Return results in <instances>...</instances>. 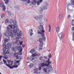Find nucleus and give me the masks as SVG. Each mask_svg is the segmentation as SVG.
<instances>
[{
    "instance_id": "f257e3e1",
    "label": "nucleus",
    "mask_w": 74,
    "mask_h": 74,
    "mask_svg": "<svg viewBox=\"0 0 74 74\" xmlns=\"http://www.w3.org/2000/svg\"><path fill=\"white\" fill-rule=\"evenodd\" d=\"M47 63L48 64H42V67H43V69H44V71L47 73L48 72H50L49 70L51 68H52V65H50L51 64L52 62L51 61H48Z\"/></svg>"
},
{
    "instance_id": "f03ea898",
    "label": "nucleus",
    "mask_w": 74,
    "mask_h": 74,
    "mask_svg": "<svg viewBox=\"0 0 74 74\" xmlns=\"http://www.w3.org/2000/svg\"><path fill=\"white\" fill-rule=\"evenodd\" d=\"M13 23L14 25H9V26L8 27V29H10V28L13 30V32L14 33H16V31L17 32H19V29L18 28V25L16 24L17 23V22L16 20L14 21L13 22Z\"/></svg>"
},
{
    "instance_id": "7ed1b4c3",
    "label": "nucleus",
    "mask_w": 74,
    "mask_h": 74,
    "mask_svg": "<svg viewBox=\"0 0 74 74\" xmlns=\"http://www.w3.org/2000/svg\"><path fill=\"white\" fill-rule=\"evenodd\" d=\"M18 31H16V33H14V30H13V33H10V36L9 37L10 38L11 37V39L12 40H14V37H15V36H21L22 35V32L20 31L19 32V33H17Z\"/></svg>"
},
{
    "instance_id": "20e7f679",
    "label": "nucleus",
    "mask_w": 74,
    "mask_h": 74,
    "mask_svg": "<svg viewBox=\"0 0 74 74\" xmlns=\"http://www.w3.org/2000/svg\"><path fill=\"white\" fill-rule=\"evenodd\" d=\"M7 29L8 30L6 31L5 33V34L4 35L8 37H9V36H10V33L11 32L12 29L11 28L8 29V27H7Z\"/></svg>"
},
{
    "instance_id": "39448f33",
    "label": "nucleus",
    "mask_w": 74,
    "mask_h": 74,
    "mask_svg": "<svg viewBox=\"0 0 74 74\" xmlns=\"http://www.w3.org/2000/svg\"><path fill=\"white\" fill-rule=\"evenodd\" d=\"M23 40V39L21 38H20L18 39V38H16V41H15V44H17V45H19L20 44V40L18 41V40Z\"/></svg>"
},
{
    "instance_id": "423d86ee",
    "label": "nucleus",
    "mask_w": 74,
    "mask_h": 74,
    "mask_svg": "<svg viewBox=\"0 0 74 74\" xmlns=\"http://www.w3.org/2000/svg\"><path fill=\"white\" fill-rule=\"evenodd\" d=\"M5 65H6V66H7L8 67H9L10 69H13L14 68H18L17 66H14V65H13L12 66H10L9 64H8L7 63L5 64Z\"/></svg>"
},
{
    "instance_id": "0eeeda50",
    "label": "nucleus",
    "mask_w": 74,
    "mask_h": 74,
    "mask_svg": "<svg viewBox=\"0 0 74 74\" xmlns=\"http://www.w3.org/2000/svg\"><path fill=\"white\" fill-rule=\"evenodd\" d=\"M48 5H49V4L47 2H45V5L44 6L42 7L43 9V10H47V7H48Z\"/></svg>"
},
{
    "instance_id": "6e6552de",
    "label": "nucleus",
    "mask_w": 74,
    "mask_h": 74,
    "mask_svg": "<svg viewBox=\"0 0 74 74\" xmlns=\"http://www.w3.org/2000/svg\"><path fill=\"white\" fill-rule=\"evenodd\" d=\"M42 15H40L39 16V17L38 18V16H35L34 17V18L36 21H38V20H39V19H42Z\"/></svg>"
},
{
    "instance_id": "1a4fd4ad",
    "label": "nucleus",
    "mask_w": 74,
    "mask_h": 74,
    "mask_svg": "<svg viewBox=\"0 0 74 74\" xmlns=\"http://www.w3.org/2000/svg\"><path fill=\"white\" fill-rule=\"evenodd\" d=\"M0 7H3V11H5V10L6 9L4 5V4L1 2H0Z\"/></svg>"
},
{
    "instance_id": "9d476101",
    "label": "nucleus",
    "mask_w": 74,
    "mask_h": 74,
    "mask_svg": "<svg viewBox=\"0 0 74 74\" xmlns=\"http://www.w3.org/2000/svg\"><path fill=\"white\" fill-rule=\"evenodd\" d=\"M7 63H8L9 64L10 66H12L14 63V61H11V60H7Z\"/></svg>"
},
{
    "instance_id": "9b49d317",
    "label": "nucleus",
    "mask_w": 74,
    "mask_h": 74,
    "mask_svg": "<svg viewBox=\"0 0 74 74\" xmlns=\"http://www.w3.org/2000/svg\"><path fill=\"white\" fill-rule=\"evenodd\" d=\"M19 62H20V61H16V62H14V66H17L18 67V66H19ZM16 65V66H15Z\"/></svg>"
},
{
    "instance_id": "f8f14e48",
    "label": "nucleus",
    "mask_w": 74,
    "mask_h": 74,
    "mask_svg": "<svg viewBox=\"0 0 74 74\" xmlns=\"http://www.w3.org/2000/svg\"><path fill=\"white\" fill-rule=\"evenodd\" d=\"M38 10L40 14H41L42 11H44V9L43 8H42V7H40L38 9Z\"/></svg>"
},
{
    "instance_id": "ddd939ff",
    "label": "nucleus",
    "mask_w": 74,
    "mask_h": 74,
    "mask_svg": "<svg viewBox=\"0 0 74 74\" xmlns=\"http://www.w3.org/2000/svg\"><path fill=\"white\" fill-rule=\"evenodd\" d=\"M44 64V63H41L40 64L39 66V68H38L39 71H40V70H41V69H42L41 67H42V68L43 69V71H44V69H43L44 66H42V65H41V64Z\"/></svg>"
},
{
    "instance_id": "4468645a",
    "label": "nucleus",
    "mask_w": 74,
    "mask_h": 74,
    "mask_svg": "<svg viewBox=\"0 0 74 74\" xmlns=\"http://www.w3.org/2000/svg\"><path fill=\"white\" fill-rule=\"evenodd\" d=\"M63 32H61L58 35V37L60 39V40L62 39V37H63Z\"/></svg>"
},
{
    "instance_id": "2eb2a0df",
    "label": "nucleus",
    "mask_w": 74,
    "mask_h": 74,
    "mask_svg": "<svg viewBox=\"0 0 74 74\" xmlns=\"http://www.w3.org/2000/svg\"><path fill=\"white\" fill-rule=\"evenodd\" d=\"M18 53H15L14 55V56L15 57V59L17 60L19 59V54H18Z\"/></svg>"
},
{
    "instance_id": "dca6fc26",
    "label": "nucleus",
    "mask_w": 74,
    "mask_h": 74,
    "mask_svg": "<svg viewBox=\"0 0 74 74\" xmlns=\"http://www.w3.org/2000/svg\"><path fill=\"white\" fill-rule=\"evenodd\" d=\"M7 47L8 48V49H10L11 47V43L10 42H8L7 44Z\"/></svg>"
},
{
    "instance_id": "f3484780",
    "label": "nucleus",
    "mask_w": 74,
    "mask_h": 74,
    "mask_svg": "<svg viewBox=\"0 0 74 74\" xmlns=\"http://www.w3.org/2000/svg\"><path fill=\"white\" fill-rule=\"evenodd\" d=\"M35 65L32 64H30L28 66V67L29 68H32L33 67H34L35 66Z\"/></svg>"
},
{
    "instance_id": "a211bd4d",
    "label": "nucleus",
    "mask_w": 74,
    "mask_h": 74,
    "mask_svg": "<svg viewBox=\"0 0 74 74\" xmlns=\"http://www.w3.org/2000/svg\"><path fill=\"white\" fill-rule=\"evenodd\" d=\"M37 3V1L36 0H34L32 2H31L30 4H32V5H36V3Z\"/></svg>"
},
{
    "instance_id": "6ab92c4d",
    "label": "nucleus",
    "mask_w": 74,
    "mask_h": 74,
    "mask_svg": "<svg viewBox=\"0 0 74 74\" xmlns=\"http://www.w3.org/2000/svg\"><path fill=\"white\" fill-rule=\"evenodd\" d=\"M10 40V37H8V38H5L4 39V42H7L9 41Z\"/></svg>"
},
{
    "instance_id": "aec40b11",
    "label": "nucleus",
    "mask_w": 74,
    "mask_h": 74,
    "mask_svg": "<svg viewBox=\"0 0 74 74\" xmlns=\"http://www.w3.org/2000/svg\"><path fill=\"white\" fill-rule=\"evenodd\" d=\"M56 30L57 33H58V32L60 31V28H59V26H58L56 28Z\"/></svg>"
},
{
    "instance_id": "412c9836",
    "label": "nucleus",
    "mask_w": 74,
    "mask_h": 74,
    "mask_svg": "<svg viewBox=\"0 0 74 74\" xmlns=\"http://www.w3.org/2000/svg\"><path fill=\"white\" fill-rule=\"evenodd\" d=\"M32 56L33 57H34V56H40V53H38L37 54H36V53H34L33 54Z\"/></svg>"
},
{
    "instance_id": "4be33fe9",
    "label": "nucleus",
    "mask_w": 74,
    "mask_h": 74,
    "mask_svg": "<svg viewBox=\"0 0 74 74\" xmlns=\"http://www.w3.org/2000/svg\"><path fill=\"white\" fill-rule=\"evenodd\" d=\"M39 29H40V30H44V27H43V26L42 25H40Z\"/></svg>"
},
{
    "instance_id": "5701e85b",
    "label": "nucleus",
    "mask_w": 74,
    "mask_h": 74,
    "mask_svg": "<svg viewBox=\"0 0 74 74\" xmlns=\"http://www.w3.org/2000/svg\"><path fill=\"white\" fill-rule=\"evenodd\" d=\"M12 50L14 52H16V49L14 47H12Z\"/></svg>"
},
{
    "instance_id": "b1692460",
    "label": "nucleus",
    "mask_w": 74,
    "mask_h": 74,
    "mask_svg": "<svg viewBox=\"0 0 74 74\" xmlns=\"http://www.w3.org/2000/svg\"><path fill=\"white\" fill-rule=\"evenodd\" d=\"M34 51H35V50L33 49L30 51V53H33L34 52Z\"/></svg>"
},
{
    "instance_id": "393cba45",
    "label": "nucleus",
    "mask_w": 74,
    "mask_h": 74,
    "mask_svg": "<svg viewBox=\"0 0 74 74\" xmlns=\"http://www.w3.org/2000/svg\"><path fill=\"white\" fill-rule=\"evenodd\" d=\"M14 7L16 8H17V9H18V10H19V9H20V6H19L17 5L14 6Z\"/></svg>"
},
{
    "instance_id": "a878e982",
    "label": "nucleus",
    "mask_w": 74,
    "mask_h": 74,
    "mask_svg": "<svg viewBox=\"0 0 74 74\" xmlns=\"http://www.w3.org/2000/svg\"><path fill=\"white\" fill-rule=\"evenodd\" d=\"M40 43V44L39 47L40 48L41 47H42V46H43V43Z\"/></svg>"
},
{
    "instance_id": "bb28decb",
    "label": "nucleus",
    "mask_w": 74,
    "mask_h": 74,
    "mask_svg": "<svg viewBox=\"0 0 74 74\" xmlns=\"http://www.w3.org/2000/svg\"><path fill=\"white\" fill-rule=\"evenodd\" d=\"M40 34L41 36L43 38H45V36H44L45 34H44V33H41Z\"/></svg>"
},
{
    "instance_id": "cd10ccee",
    "label": "nucleus",
    "mask_w": 74,
    "mask_h": 74,
    "mask_svg": "<svg viewBox=\"0 0 74 74\" xmlns=\"http://www.w3.org/2000/svg\"><path fill=\"white\" fill-rule=\"evenodd\" d=\"M39 41L40 42V43H42V38H39Z\"/></svg>"
},
{
    "instance_id": "c85d7f7f",
    "label": "nucleus",
    "mask_w": 74,
    "mask_h": 74,
    "mask_svg": "<svg viewBox=\"0 0 74 74\" xmlns=\"http://www.w3.org/2000/svg\"><path fill=\"white\" fill-rule=\"evenodd\" d=\"M23 58V57L22 56H20L18 57V59H19V60H22V58Z\"/></svg>"
},
{
    "instance_id": "c756f323",
    "label": "nucleus",
    "mask_w": 74,
    "mask_h": 74,
    "mask_svg": "<svg viewBox=\"0 0 74 74\" xmlns=\"http://www.w3.org/2000/svg\"><path fill=\"white\" fill-rule=\"evenodd\" d=\"M5 16V14H3L1 15V18H4Z\"/></svg>"
},
{
    "instance_id": "7c9ffc66",
    "label": "nucleus",
    "mask_w": 74,
    "mask_h": 74,
    "mask_svg": "<svg viewBox=\"0 0 74 74\" xmlns=\"http://www.w3.org/2000/svg\"><path fill=\"white\" fill-rule=\"evenodd\" d=\"M31 3V2L30 1H28L27 2H25V4L26 5H27L28 4H30V3Z\"/></svg>"
},
{
    "instance_id": "2f4dec72",
    "label": "nucleus",
    "mask_w": 74,
    "mask_h": 74,
    "mask_svg": "<svg viewBox=\"0 0 74 74\" xmlns=\"http://www.w3.org/2000/svg\"><path fill=\"white\" fill-rule=\"evenodd\" d=\"M4 58L5 59H8V56L5 54L4 56Z\"/></svg>"
},
{
    "instance_id": "473e14b6",
    "label": "nucleus",
    "mask_w": 74,
    "mask_h": 74,
    "mask_svg": "<svg viewBox=\"0 0 74 74\" xmlns=\"http://www.w3.org/2000/svg\"><path fill=\"white\" fill-rule=\"evenodd\" d=\"M70 5V4H69V3H67L66 4V6L67 8H69V6Z\"/></svg>"
},
{
    "instance_id": "72a5a7b5",
    "label": "nucleus",
    "mask_w": 74,
    "mask_h": 74,
    "mask_svg": "<svg viewBox=\"0 0 74 74\" xmlns=\"http://www.w3.org/2000/svg\"><path fill=\"white\" fill-rule=\"evenodd\" d=\"M70 5L73 8H74V3H71L70 4Z\"/></svg>"
},
{
    "instance_id": "f704fd0d",
    "label": "nucleus",
    "mask_w": 74,
    "mask_h": 74,
    "mask_svg": "<svg viewBox=\"0 0 74 74\" xmlns=\"http://www.w3.org/2000/svg\"><path fill=\"white\" fill-rule=\"evenodd\" d=\"M9 1L10 0H7L5 2V4H8V2H9Z\"/></svg>"
},
{
    "instance_id": "c9c22d12",
    "label": "nucleus",
    "mask_w": 74,
    "mask_h": 74,
    "mask_svg": "<svg viewBox=\"0 0 74 74\" xmlns=\"http://www.w3.org/2000/svg\"><path fill=\"white\" fill-rule=\"evenodd\" d=\"M5 22L6 23H9V20L8 19H6L5 21Z\"/></svg>"
},
{
    "instance_id": "e433bc0d",
    "label": "nucleus",
    "mask_w": 74,
    "mask_h": 74,
    "mask_svg": "<svg viewBox=\"0 0 74 74\" xmlns=\"http://www.w3.org/2000/svg\"><path fill=\"white\" fill-rule=\"evenodd\" d=\"M7 48L6 47V48H4V47L3 49V51H5L6 50H7Z\"/></svg>"
},
{
    "instance_id": "4c0bfd02",
    "label": "nucleus",
    "mask_w": 74,
    "mask_h": 74,
    "mask_svg": "<svg viewBox=\"0 0 74 74\" xmlns=\"http://www.w3.org/2000/svg\"><path fill=\"white\" fill-rule=\"evenodd\" d=\"M6 54H8L9 53H10V51L8 50H7L6 51Z\"/></svg>"
},
{
    "instance_id": "58836bf2",
    "label": "nucleus",
    "mask_w": 74,
    "mask_h": 74,
    "mask_svg": "<svg viewBox=\"0 0 74 74\" xmlns=\"http://www.w3.org/2000/svg\"><path fill=\"white\" fill-rule=\"evenodd\" d=\"M36 2L38 5H40V3H41L39 1H38V2L36 1Z\"/></svg>"
},
{
    "instance_id": "ea45409f",
    "label": "nucleus",
    "mask_w": 74,
    "mask_h": 74,
    "mask_svg": "<svg viewBox=\"0 0 74 74\" xmlns=\"http://www.w3.org/2000/svg\"><path fill=\"white\" fill-rule=\"evenodd\" d=\"M49 58H52V55H51V54H49Z\"/></svg>"
},
{
    "instance_id": "a19ab883",
    "label": "nucleus",
    "mask_w": 74,
    "mask_h": 74,
    "mask_svg": "<svg viewBox=\"0 0 74 74\" xmlns=\"http://www.w3.org/2000/svg\"><path fill=\"white\" fill-rule=\"evenodd\" d=\"M3 62L4 63V64H5H5H6L7 63V61H6L3 60Z\"/></svg>"
},
{
    "instance_id": "79ce46f5",
    "label": "nucleus",
    "mask_w": 74,
    "mask_h": 74,
    "mask_svg": "<svg viewBox=\"0 0 74 74\" xmlns=\"http://www.w3.org/2000/svg\"><path fill=\"white\" fill-rule=\"evenodd\" d=\"M67 9L68 12L69 13V12H70V10H69V8H67Z\"/></svg>"
},
{
    "instance_id": "37998d69",
    "label": "nucleus",
    "mask_w": 74,
    "mask_h": 74,
    "mask_svg": "<svg viewBox=\"0 0 74 74\" xmlns=\"http://www.w3.org/2000/svg\"><path fill=\"white\" fill-rule=\"evenodd\" d=\"M1 33L0 32V41H1Z\"/></svg>"
},
{
    "instance_id": "c03bdc74",
    "label": "nucleus",
    "mask_w": 74,
    "mask_h": 74,
    "mask_svg": "<svg viewBox=\"0 0 74 74\" xmlns=\"http://www.w3.org/2000/svg\"><path fill=\"white\" fill-rule=\"evenodd\" d=\"M49 32H51V26H50V25H49Z\"/></svg>"
},
{
    "instance_id": "a18cd8bd",
    "label": "nucleus",
    "mask_w": 74,
    "mask_h": 74,
    "mask_svg": "<svg viewBox=\"0 0 74 74\" xmlns=\"http://www.w3.org/2000/svg\"><path fill=\"white\" fill-rule=\"evenodd\" d=\"M38 68H36V69H34V71H38Z\"/></svg>"
},
{
    "instance_id": "49530a36",
    "label": "nucleus",
    "mask_w": 74,
    "mask_h": 74,
    "mask_svg": "<svg viewBox=\"0 0 74 74\" xmlns=\"http://www.w3.org/2000/svg\"><path fill=\"white\" fill-rule=\"evenodd\" d=\"M12 22H13V21H12V19H11L10 20V23H12Z\"/></svg>"
},
{
    "instance_id": "de8ad7c7",
    "label": "nucleus",
    "mask_w": 74,
    "mask_h": 74,
    "mask_svg": "<svg viewBox=\"0 0 74 74\" xmlns=\"http://www.w3.org/2000/svg\"><path fill=\"white\" fill-rule=\"evenodd\" d=\"M41 60V62H44V61H45V60L44 59H42Z\"/></svg>"
},
{
    "instance_id": "09e8293b",
    "label": "nucleus",
    "mask_w": 74,
    "mask_h": 74,
    "mask_svg": "<svg viewBox=\"0 0 74 74\" xmlns=\"http://www.w3.org/2000/svg\"><path fill=\"white\" fill-rule=\"evenodd\" d=\"M23 42L21 41V42H20V44L21 45H22V43Z\"/></svg>"
},
{
    "instance_id": "8fccbe9b",
    "label": "nucleus",
    "mask_w": 74,
    "mask_h": 74,
    "mask_svg": "<svg viewBox=\"0 0 74 74\" xmlns=\"http://www.w3.org/2000/svg\"><path fill=\"white\" fill-rule=\"evenodd\" d=\"M71 2L72 3H74V0H71Z\"/></svg>"
},
{
    "instance_id": "3c124183",
    "label": "nucleus",
    "mask_w": 74,
    "mask_h": 74,
    "mask_svg": "<svg viewBox=\"0 0 74 74\" xmlns=\"http://www.w3.org/2000/svg\"><path fill=\"white\" fill-rule=\"evenodd\" d=\"M44 20L45 22H48V20L46 18H45Z\"/></svg>"
},
{
    "instance_id": "603ef678",
    "label": "nucleus",
    "mask_w": 74,
    "mask_h": 74,
    "mask_svg": "<svg viewBox=\"0 0 74 74\" xmlns=\"http://www.w3.org/2000/svg\"><path fill=\"white\" fill-rule=\"evenodd\" d=\"M42 33H44L45 32V31L44 29L42 30L41 31Z\"/></svg>"
},
{
    "instance_id": "864d4df0",
    "label": "nucleus",
    "mask_w": 74,
    "mask_h": 74,
    "mask_svg": "<svg viewBox=\"0 0 74 74\" xmlns=\"http://www.w3.org/2000/svg\"><path fill=\"white\" fill-rule=\"evenodd\" d=\"M71 30L73 31H74V26L72 27Z\"/></svg>"
},
{
    "instance_id": "5fc2aeb1",
    "label": "nucleus",
    "mask_w": 74,
    "mask_h": 74,
    "mask_svg": "<svg viewBox=\"0 0 74 74\" xmlns=\"http://www.w3.org/2000/svg\"><path fill=\"white\" fill-rule=\"evenodd\" d=\"M71 16L70 15H69L68 16V19H69V18H70Z\"/></svg>"
},
{
    "instance_id": "6e6d98bb",
    "label": "nucleus",
    "mask_w": 74,
    "mask_h": 74,
    "mask_svg": "<svg viewBox=\"0 0 74 74\" xmlns=\"http://www.w3.org/2000/svg\"><path fill=\"white\" fill-rule=\"evenodd\" d=\"M22 51V48H21V50L19 52H21Z\"/></svg>"
},
{
    "instance_id": "4d7b16f0",
    "label": "nucleus",
    "mask_w": 74,
    "mask_h": 74,
    "mask_svg": "<svg viewBox=\"0 0 74 74\" xmlns=\"http://www.w3.org/2000/svg\"><path fill=\"white\" fill-rule=\"evenodd\" d=\"M38 34H41V32H40V31H38Z\"/></svg>"
},
{
    "instance_id": "13d9d810",
    "label": "nucleus",
    "mask_w": 74,
    "mask_h": 74,
    "mask_svg": "<svg viewBox=\"0 0 74 74\" xmlns=\"http://www.w3.org/2000/svg\"><path fill=\"white\" fill-rule=\"evenodd\" d=\"M30 34V36H32L33 35V33L32 32H31Z\"/></svg>"
},
{
    "instance_id": "bf43d9fd",
    "label": "nucleus",
    "mask_w": 74,
    "mask_h": 74,
    "mask_svg": "<svg viewBox=\"0 0 74 74\" xmlns=\"http://www.w3.org/2000/svg\"><path fill=\"white\" fill-rule=\"evenodd\" d=\"M8 15H11V12H8Z\"/></svg>"
},
{
    "instance_id": "052dcab7",
    "label": "nucleus",
    "mask_w": 74,
    "mask_h": 74,
    "mask_svg": "<svg viewBox=\"0 0 74 74\" xmlns=\"http://www.w3.org/2000/svg\"><path fill=\"white\" fill-rule=\"evenodd\" d=\"M42 1H43V0H40L39 1L40 3H41V2H42Z\"/></svg>"
},
{
    "instance_id": "680f3d73",
    "label": "nucleus",
    "mask_w": 74,
    "mask_h": 74,
    "mask_svg": "<svg viewBox=\"0 0 74 74\" xmlns=\"http://www.w3.org/2000/svg\"><path fill=\"white\" fill-rule=\"evenodd\" d=\"M34 60V58H33L31 59V61H33V60Z\"/></svg>"
},
{
    "instance_id": "e2e57ef3",
    "label": "nucleus",
    "mask_w": 74,
    "mask_h": 74,
    "mask_svg": "<svg viewBox=\"0 0 74 74\" xmlns=\"http://www.w3.org/2000/svg\"><path fill=\"white\" fill-rule=\"evenodd\" d=\"M72 26H74V23H72Z\"/></svg>"
},
{
    "instance_id": "0e129e2a",
    "label": "nucleus",
    "mask_w": 74,
    "mask_h": 74,
    "mask_svg": "<svg viewBox=\"0 0 74 74\" xmlns=\"http://www.w3.org/2000/svg\"><path fill=\"white\" fill-rule=\"evenodd\" d=\"M49 60H50L49 58H48V60L46 62H49Z\"/></svg>"
},
{
    "instance_id": "69168bd1",
    "label": "nucleus",
    "mask_w": 74,
    "mask_h": 74,
    "mask_svg": "<svg viewBox=\"0 0 74 74\" xmlns=\"http://www.w3.org/2000/svg\"><path fill=\"white\" fill-rule=\"evenodd\" d=\"M60 16H61V18H62V15H60L59 16V17H60Z\"/></svg>"
},
{
    "instance_id": "338daca9",
    "label": "nucleus",
    "mask_w": 74,
    "mask_h": 74,
    "mask_svg": "<svg viewBox=\"0 0 74 74\" xmlns=\"http://www.w3.org/2000/svg\"><path fill=\"white\" fill-rule=\"evenodd\" d=\"M38 72L37 71H35L34 72V73H37Z\"/></svg>"
},
{
    "instance_id": "774afa93",
    "label": "nucleus",
    "mask_w": 74,
    "mask_h": 74,
    "mask_svg": "<svg viewBox=\"0 0 74 74\" xmlns=\"http://www.w3.org/2000/svg\"><path fill=\"white\" fill-rule=\"evenodd\" d=\"M74 20H72V23H74Z\"/></svg>"
}]
</instances>
